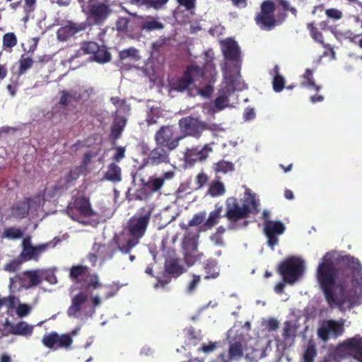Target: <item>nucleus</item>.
I'll list each match as a JSON object with an SVG mask.
<instances>
[{
	"mask_svg": "<svg viewBox=\"0 0 362 362\" xmlns=\"http://www.w3.org/2000/svg\"><path fill=\"white\" fill-rule=\"evenodd\" d=\"M316 276L329 306L341 308L351 286L362 284V265L349 255L339 257L334 264L326 253L318 264Z\"/></svg>",
	"mask_w": 362,
	"mask_h": 362,
	"instance_id": "1",
	"label": "nucleus"
},
{
	"mask_svg": "<svg viewBox=\"0 0 362 362\" xmlns=\"http://www.w3.org/2000/svg\"><path fill=\"white\" fill-rule=\"evenodd\" d=\"M152 209L141 208L140 211L132 216L127 224V231L130 236L127 241L122 242L118 237L114 241L118 250L128 254L133 247L139 244V240L145 235L151 218Z\"/></svg>",
	"mask_w": 362,
	"mask_h": 362,
	"instance_id": "2",
	"label": "nucleus"
},
{
	"mask_svg": "<svg viewBox=\"0 0 362 362\" xmlns=\"http://www.w3.org/2000/svg\"><path fill=\"white\" fill-rule=\"evenodd\" d=\"M259 201L255 198V194H250L247 199H245L242 205H240L235 197H231L226 201V218L230 223H235L238 221L247 218L250 214L256 215L259 212Z\"/></svg>",
	"mask_w": 362,
	"mask_h": 362,
	"instance_id": "3",
	"label": "nucleus"
},
{
	"mask_svg": "<svg viewBox=\"0 0 362 362\" xmlns=\"http://www.w3.org/2000/svg\"><path fill=\"white\" fill-rule=\"evenodd\" d=\"M70 279L76 284H81L85 289H97L104 287L106 289L105 298L108 299L115 296L112 286H103L99 281V276L95 273H91L90 268L86 265H74L70 269Z\"/></svg>",
	"mask_w": 362,
	"mask_h": 362,
	"instance_id": "4",
	"label": "nucleus"
},
{
	"mask_svg": "<svg viewBox=\"0 0 362 362\" xmlns=\"http://www.w3.org/2000/svg\"><path fill=\"white\" fill-rule=\"evenodd\" d=\"M83 13L90 25L101 26L112 16L113 9L110 0H88L87 6H83Z\"/></svg>",
	"mask_w": 362,
	"mask_h": 362,
	"instance_id": "5",
	"label": "nucleus"
},
{
	"mask_svg": "<svg viewBox=\"0 0 362 362\" xmlns=\"http://www.w3.org/2000/svg\"><path fill=\"white\" fill-rule=\"evenodd\" d=\"M275 3L272 0H265L260 4V11L255 14L256 25L262 30L269 31L276 25H281L286 20L287 14L284 12L276 18L274 11Z\"/></svg>",
	"mask_w": 362,
	"mask_h": 362,
	"instance_id": "6",
	"label": "nucleus"
},
{
	"mask_svg": "<svg viewBox=\"0 0 362 362\" xmlns=\"http://www.w3.org/2000/svg\"><path fill=\"white\" fill-rule=\"evenodd\" d=\"M182 228L186 230L181 245L183 259L188 267H192L204 257V254L198 250L199 235L197 232L190 231L186 226H182Z\"/></svg>",
	"mask_w": 362,
	"mask_h": 362,
	"instance_id": "7",
	"label": "nucleus"
},
{
	"mask_svg": "<svg viewBox=\"0 0 362 362\" xmlns=\"http://www.w3.org/2000/svg\"><path fill=\"white\" fill-rule=\"evenodd\" d=\"M175 177L173 171H167L160 176H150L147 181L141 180V187L136 190V199L146 201L149 199L154 193L159 192L163 188L165 180H170Z\"/></svg>",
	"mask_w": 362,
	"mask_h": 362,
	"instance_id": "8",
	"label": "nucleus"
},
{
	"mask_svg": "<svg viewBox=\"0 0 362 362\" xmlns=\"http://www.w3.org/2000/svg\"><path fill=\"white\" fill-rule=\"evenodd\" d=\"M304 270V262L296 257L286 258L279 263L277 269L284 281L288 284L296 283L303 276Z\"/></svg>",
	"mask_w": 362,
	"mask_h": 362,
	"instance_id": "9",
	"label": "nucleus"
},
{
	"mask_svg": "<svg viewBox=\"0 0 362 362\" xmlns=\"http://www.w3.org/2000/svg\"><path fill=\"white\" fill-rule=\"evenodd\" d=\"M66 214L74 221L81 222L80 217H91L95 215L90 199L83 194L74 196L66 209Z\"/></svg>",
	"mask_w": 362,
	"mask_h": 362,
	"instance_id": "10",
	"label": "nucleus"
},
{
	"mask_svg": "<svg viewBox=\"0 0 362 362\" xmlns=\"http://www.w3.org/2000/svg\"><path fill=\"white\" fill-rule=\"evenodd\" d=\"M184 136L177 134L173 125H163L155 133L154 141L157 146H162L170 151L175 150Z\"/></svg>",
	"mask_w": 362,
	"mask_h": 362,
	"instance_id": "11",
	"label": "nucleus"
},
{
	"mask_svg": "<svg viewBox=\"0 0 362 362\" xmlns=\"http://www.w3.org/2000/svg\"><path fill=\"white\" fill-rule=\"evenodd\" d=\"M221 45L225 59L233 63L232 68L227 64L223 69V71L227 68L232 71L233 74H235L237 76L240 77L241 69L240 49L237 42L228 38L223 41Z\"/></svg>",
	"mask_w": 362,
	"mask_h": 362,
	"instance_id": "12",
	"label": "nucleus"
},
{
	"mask_svg": "<svg viewBox=\"0 0 362 362\" xmlns=\"http://www.w3.org/2000/svg\"><path fill=\"white\" fill-rule=\"evenodd\" d=\"M223 76L226 84L219 88L218 96L214 100V105L218 110L228 107L229 97L235 91V83L239 78L235 74H233L232 71L227 68L223 71Z\"/></svg>",
	"mask_w": 362,
	"mask_h": 362,
	"instance_id": "13",
	"label": "nucleus"
},
{
	"mask_svg": "<svg viewBox=\"0 0 362 362\" xmlns=\"http://www.w3.org/2000/svg\"><path fill=\"white\" fill-rule=\"evenodd\" d=\"M344 332V322L343 320H324L317 329V336L322 341L327 342L330 339H337Z\"/></svg>",
	"mask_w": 362,
	"mask_h": 362,
	"instance_id": "14",
	"label": "nucleus"
},
{
	"mask_svg": "<svg viewBox=\"0 0 362 362\" xmlns=\"http://www.w3.org/2000/svg\"><path fill=\"white\" fill-rule=\"evenodd\" d=\"M42 281V279L37 270H28L10 278L9 287L15 289L18 284L20 288L29 289L39 286Z\"/></svg>",
	"mask_w": 362,
	"mask_h": 362,
	"instance_id": "15",
	"label": "nucleus"
},
{
	"mask_svg": "<svg viewBox=\"0 0 362 362\" xmlns=\"http://www.w3.org/2000/svg\"><path fill=\"white\" fill-rule=\"evenodd\" d=\"M181 136H189L199 139L203 133V121L198 117L187 116L182 117L178 122Z\"/></svg>",
	"mask_w": 362,
	"mask_h": 362,
	"instance_id": "16",
	"label": "nucleus"
},
{
	"mask_svg": "<svg viewBox=\"0 0 362 362\" xmlns=\"http://www.w3.org/2000/svg\"><path fill=\"white\" fill-rule=\"evenodd\" d=\"M214 144H206L202 148L198 146L187 148L184 153L185 163L192 166L197 162L206 160L209 153L213 151L211 145Z\"/></svg>",
	"mask_w": 362,
	"mask_h": 362,
	"instance_id": "17",
	"label": "nucleus"
},
{
	"mask_svg": "<svg viewBox=\"0 0 362 362\" xmlns=\"http://www.w3.org/2000/svg\"><path fill=\"white\" fill-rule=\"evenodd\" d=\"M285 230V225L281 221H267L264 223L263 231L267 238V245L272 249L278 245V236L282 235Z\"/></svg>",
	"mask_w": 362,
	"mask_h": 362,
	"instance_id": "18",
	"label": "nucleus"
},
{
	"mask_svg": "<svg viewBox=\"0 0 362 362\" xmlns=\"http://www.w3.org/2000/svg\"><path fill=\"white\" fill-rule=\"evenodd\" d=\"M4 330L2 335L8 336L9 334L30 337L33 332V326L29 325L25 321H20L16 324L12 323L8 319H6L3 323Z\"/></svg>",
	"mask_w": 362,
	"mask_h": 362,
	"instance_id": "19",
	"label": "nucleus"
},
{
	"mask_svg": "<svg viewBox=\"0 0 362 362\" xmlns=\"http://www.w3.org/2000/svg\"><path fill=\"white\" fill-rule=\"evenodd\" d=\"M341 347L348 354H351L358 362H362V337H354L346 339Z\"/></svg>",
	"mask_w": 362,
	"mask_h": 362,
	"instance_id": "20",
	"label": "nucleus"
},
{
	"mask_svg": "<svg viewBox=\"0 0 362 362\" xmlns=\"http://www.w3.org/2000/svg\"><path fill=\"white\" fill-rule=\"evenodd\" d=\"M170 151L165 148L157 146L150 151L147 158V163L151 165H158L162 163H169Z\"/></svg>",
	"mask_w": 362,
	"mask_h": 362,
	"instance_id": "21",
	"label": "nucleus"
},
{
	"mask_svg": "<svg viewBox=\"0 0 362 362\" xmlns=\"http://www.w3.org/2000/svg\"><path fill=\"white\" fill-rule=\"evenodd\" d=\"M87 27L86 22L80 23L68 21L66 25L62 26L57 31V37L62 41H66L76 33L85 30Z\"/></svg>",
	"mask_w": 362,
	"mask_h": 362,
	"instance_id": "22",
	"label": "nucleus"
},
{
	"mask_svg": "<svg viewBox=\"0 0 362 362\" xmlns=\"http://www.w3.org/2000/svg\"><path fill=\"white\" fill-rule=\"evenodd\" d=\"M50 247H54L52 242L32 246L25 251H21L19 257L24 262L31 259L37 261L40 255L45 253Z\"/></svg>",
	"mask_w": 362,
	"mask_h": 362,
	"instance_id": "23",
	"label": "nucleus"
},
{
	"mask_svg": "<svg viewBox=\"0 0 362 362\" xmlns=\"http://www.w3.org/2000/svg\"><path fill=\"white\" fill-rule=\"evenodd\" d=\"M31 198L25 197L22 201L17 202L11 207V216L16 219L25 218L30 209Z\"/></svg>",
	"mask_w": 362,
	"mask_h": 362,
	"instance_id": "24",
	"label": "nucleus"
},
{
	"mask_svg": "<svg viewBox=\"0 0 362 362\" xmlns=\"http://www.w3.org/2000/svg\"><path fill=\"white\" fill-rule=\"evenodd\" d=\"M88 298V294L83 291L75 295L72 298L71 304L67 310V315L69 317H76L82 305L87 301Z\"/></svg>",
	"mask_w": 362,
	"mask_h": 362,
	"instance_id": "25",
	"label": "nucleus"
},
{
	"mask_svg": "<svg viewBox=\"0 0 362 362\" xmlns=\"http://www.w3.org/2000/svg\"><path fill=\"white\" fill-rule=\"evenodd\" d=\"M228 355L230 360H240L244 355V340L235 339L229 344Z\"/></svg>",
	"mask_w": 362,
	"mask_h": 362,
	"instance_id": "26",
	"label": "nucleus"
},
{
	"mask_svg": "<svg viewBox=\"0 0 362 362\" xmlns=\"http://www.w3.org/2000/svg\"><path fill=\"white\" fill-rule=\"evenodd\" d=\"M185 272V267L180 264L177 259H170L165 263V272L175 278L178 277Z\"/></svg>",
	"mask_w": 362,
	"mask_h": 362,
	"instance_id": "27",
	"label": "nucleus"
},
{
	"mask_svg": "<svg viewBox=\"0 0 362 362\" xmlns=\"http://www.w3.org/2000/svg\"><path fill=\"white\" fill-rule=\"evenodd\" d=\"M222 206H216V209L211 211L208 218L204 223V224L200 227L201 231H205L208 229L212 228L216 224H217L219 221V219L221 217L222 212Z\"/></svg>",
	"mask_w": 362,
	"mask_h": 362,
	"instance_id": "28",
	"label": "nucleus"
},
{
	"mask_svg": "<svg viewBox=\"0 0 362 362\" xmlns=\"http://www.w3.org/2000/svg\"><path fill=\"white\" fill-rule=\"evenodd\" d=\"M127 120L122 117H117L111 126L110 138L116 141L120 138L126 126Z\"/></svg>",
	"mask_w": 362,
	"mask_h": 362,
	"instance_id": "29",
	"label": "nucleus"
},
{
	"mask_svg": "<svg viewBox=\"0 0 362 362\" xmlns=\"http://www.w3.org/2000/svg\"><path fill=\"white\" fill-rule=\"evenodd\" d=\"M105 178L114 183L119 182L122 180L121 168L115 163H110L105 173Z\"/></svg>",
	"mask_w": 362,
	"mask_h": 362,
	"instance_id": "30",
	"label": "nucleus"
},
{
	"mask_svg": "<svg viewBox=\"0 0 362 362\" xmlns=\"http://www.w3.org/2000/svg\"><path fill=\"white\" fill-rule=\"evenodd\" d=\"M204 269L206 273L205 279H216L219 276V269L217 267V261L209 259L204 262Z\"/></svg>",
	"mask_w": 362,
	"mask_h": 362,
	"instance_id": "31",
	"label": "nucleus"
},
{
	"mask_svg": "<svg viewBox=\"0 0 362 362\" xmlns=\"http://www.w3.org/2000/svg\"><path fill=\"white\" fill-rule=\"evenodd\" d=\"M300 86L309 89H314L317 92H318L321 88L320 86L315 84L313 72L310 69H306L303 74Z\"/></svg>",
	"mask_w": 362,
	"mask_h": 362,
	"instance_id": "32",
	"label": "nucleus"
},
{
	"mask_svg": "<svg viewBox=\"0 0 362 362\" xmlns=\"http://www.w3.org/2000/svg\"><path fill=\"white\" fill-rule=\"evenodd\" d=\"M192 82V76L189 75L185 71L183 76L174 83L173 87L176 90L184 91L188 88Z\"/></svg>",
	"mask_w": 362,
	"mask_h": 362,
	"instance_id": "33",
	"label": "nucleus"
},
{
	"mask_svg": "<svg viewBox=\"0 0 362 362\" xmlns=\"http://www.w3.org/2000/svg\"><path fill=\"white\" fill-rule=\"evenodd\" d=\"M71 187H72L71 185L67 181V180L64 176H62L56 182L54 185L52 187V194H62Z\"/></svg>",
	"mask_w": 362,
	"mask_h": 362,
	"instance_id": "34",
	"label": "nucleus"
},
{
	"mask_svg": "<svg viewBox=\"0 0 362 362\" xmlns=\"http://www.w3.org/2000/svg\"><path fill=\"white\" fill-rule=\"evenodd\" d=\"M33 64L34 61L32 57L25 56V54H22L19 59L18 75L25 74L28 70L33 66Z\"/></svg>",
	"mask_w": 362,
	"mask_h": 362,
	"instance_id": "35",
	"label": "nucleus"
},
{
	"mask_svg": "<svg viewBox=\"0 0 362 362\" xmlns=\"http://www.w3.org/2000/svg\"><path fill=\"white\" fill-rule=\"evenodd\" d=\"M18 43V39L14 33H6L3 36V48L4 50H11Z\"/></svg>",
	"mask_w": 362,
	"mask_h": 362,
	"instance_id": "36",
	"label": "nucleus"
},
{
	"mask_svg": "<svg viewBox=\"0 0 362 362\" xmlns=\"http://www.w3.org/2000/svg\"><path fill=\"white\" fill-rule=\"evenodd\" d=\"M316 356V345L313 341H309L303 354V361L314 362V358Z\"/></svg>",
	"mask_w": 362,
	"mask_h": 362,
	"instance_id": "37",
	"label": "nucleus"
},
{
	"mask_svg": "<svg viewBox=\"0 0 362 362\" xmlns=\"http://www.w3.org/2000/svg\"><path fill=\"white\" fill-rule=\"evenodd\" d=\"M23 232L19 228L9 227L4 229L2 233L3 238H7L8 240H16L22 238Z\"/></svg>",
	"mask_w": 362,
	"mask_h": 362,
	"instance_id": "38",
	"label": "nucleus"
},
{
	"mask_svg": "<svg viewBox=\"0 0 362 362\" xmlns=\"http://www.w3.org/2000/svg\"><path fill=\"white\" fill-rule=\"evenodd\" d=\"M105 245L100 243H95L93 247V250L95 251L97 254L90 253L88 254L87 258L88 260L90 262L92 266H95L98 260V255H100L104 260L107 259L106 255H101L100 251L103 249H105Z\"/></svg>",
	"mask_w": 362,
	"mask_h": 362,
	"instance_id": "39",
	"label": "nucleus"
},
{
	"mask_svg": "<svg viewBox=\"0 0 362 362\" xmlns=\"http://www.w3.org/2000/svg\"><path fill=\"white\" fill-rule=\"evenodd\" d=\"M225 192L223 184L219 181L213 182L208 189V193L214 197L221 196Z\"/></svg>",
	"mask_w": 362,
	"mask_h": 362,
	"instance_id": "40",
	"label": "nucleus"
},
{
	"mask_svg": "<svg viewBox=\"0 0 362 362\" xmlns=\"http://www.w3.org/2000/svg\"><path fill=\"white\" fill-rule=\"evenodd\" d=\"M274 71L276 72V75L273 78L272 86L275 92L279 93L284 89L285 86V80L284 78L279 74L278 66H275Z\"/></svg>",
	"mask_w": 362,
	"mask_h": 362,
	"instance_id": "41",
	"label": "nucleus"
},
{
	"mask_svg": "<svg viewBox=\"0 0 362 362\" xmlns=\"http://www.w3.org/2000/svg\"><path fill=\"white\" fill-rule=\"evenodd\" d=\"M82 171L83 168L81 166H75L70 169V170L64 177L71 185V186H74L75 181L79 178Z\"/></svg>",
	"mask_w": 362,
	"mask_h": 362,
	"instance_id": "42",
	"label": "nucleus"
},
{
	"mask_svg": "<svg viewBox=\"0 0 362 362\" xmlns=\"http://www.w3.org/2000/svg\"><path fill=\"white\" fill-rule=\"evenodd\" d=\"M141 27L142 30L151 31L162 30L164 28V25L162 23L156 19H151L142 22Z\"/></svg>",
	"mask_w": 362,
	"mask_h": 362,
	"instance_id": "43",
	"label": "nucleus"
},
{
	"mask_svg": "<svg viewBox=\"0 0 362 362\" xmlns=\"http://www.w3.org/2000/svg\"><path fill=\"white\" fill-rule=\"evenodd\" d=\"M94 59L99 63H106L110 61L111 54L106 49L100 48L98 46L94 54Z\"/></svg>",
	"mask_w": 362,
	"mask_h": 362,
	"instance_id": "44",
	"label": "nucleus"
},
{
	"mask_svg": "<svg viewBox=\"0 0 362 362\" xmlns=\"http://www.w3.org/2000/svg\"><path fill=\"white\" fill-rule=\"evenodd\" d=\"M215 170L216 173H227L234 170V165L231 162L221 160L216 163Z\"/></svg>",
	"mask_w": 362,
	"mask_h": 362,
	"instance_id": "45",
	"label": "nucleus"
},
{
	"mask_svg": "<svg viewBox=\"0 0 362 362\" xmlns=\"http://www.w3.org/2000/svg\"><path fill=\"white\" fill-rule=\"evenodd\" d=\"M42 341L46 347L56 349L57 342V333L53 332L49 334L45 335Z\"/></svg>",
	"mask_w": 362,
	"mask_h": 362,
	"instance_id": "46",
	"label": "nucleus"
},
{
	"mask_svg": "<svg viewBox=\"0 0 362 362\" xmlns=\"http://www.w3.org/2000/svg\"><path fill=\"white\" fill-rule=\"evenodd\" d=\"M296 329L289 321L284 323L282 336L284 340H288L296 337Z\"/></svg>",
	"mask_w": 362,
	"mask_h": 362,
	"instance_id": "47",
	"label": "nucleus"
},
{
	"mask_svg": "<svg viewBox=\"0 0 362 362\" xmlns=\"http://www.w3.org/2000/svg\"><path fill=\"white\" fill-rule=\"evenodd\" d=\"M307 28L309 30L310 35L315 41L322 45L324 44L323 35L322 33L320 32L318 29L315 26L313 23H308Z\"/></svg>",
	"mask_w": 362,
	"mask_h": 362,
	"instance_id": "48",
	"label": "nucleus"
},
{
	"mask_svg": "<svg viewBox=\"0 0 362 362\" xmlns=\"http://www.w3.org/2000/svg\"><path fill=\"white\" fill-rule=\"evenodd\" d=\"M98 45L92 41L89 42H83L81 44V47L80 48V52L81 53H85V54H95V52L98 49Z\"/></svg>",
	"mask_w": 362,
	"mask_h": 362,
	"instance_id": "49",
	"label": "nucleus"
},
{
	"mask_svg": "<svg viewBox=\"0 0 362 362\" xmlns=\"http://www.w3.org/2000/svg\"><path fill=\"white\" fill-rule=\"evenodd\" d=\"M186 71L189 75L192 76V79L194 78H197V79L202 78L204 74L203 68L194 64L187 66Z\"/></svg>",
	"mask_w": 362,
	"mask_h": 362,
	"instance_id": "50",
	"label": "nucleus"
},
{
	"mask_svg": "<svg viewBox=\"0 0 362 362\" xmlns=\"http://www.w3.org/2000/svg\"><path fill=\"white\" fill-rule=\"evenodd\" d=\"M73 342L72 338L69 334L59 335L57 334V342L56 349L59 348H67L71 345Z\"/></svg>",
	"mask_w": 362,
	"mask_h": 362,
	"instance_id": "51",
	"label": "nucleus"
},
{
	"mask_svg": "<svg viewBox=\"0 0 362 362\" xmlns=\"http://www.w3.org/2000/svg\"><path fill=\"white\" fill-rule=\"evenodd\" d=\"M205 130H209L213 134H215L223 132L224 129L222 127L221 124H217L215 122H206L203 121V132Z\"/></svg>",
	"mask_w": 362,
	"mask_h": 362,
	"instance_id": "52",
	"label": "nucleus"
},
{
	"mask_svg": "<svg viewBox=\"0 0 362 362\" xmlns=\"http://www.w3.org/2000/svg\"><path fill=\"white\" fill-rule=\"evenodd\" d=\"M206 216L205 211H202L194 214L192 218L189 221L188 226H198L201 225Z\"/></svg>",
	"mask_w": 362,
	"mask_h": 362,
	"instance_id": "53",
	"label": "nucleus"
},
{
	"mask_svg": "<svg viewBox=\"0 0 362 362\" xmlns=\"http://www.w3.org/2000/svg\"><path fill=\"white\" fill-rule=\"evenodd\" d=\"M138 51L134 47L123 49L119 52V57L121 60L126 59L127 58H136L137 56Z\"/></svg>",
	"mask_w": 362,
	"mask_h": 362,
	"instance_id": "54",
	"label": "nucleus"
},
{
	"mask_svg": "<svg viewBox=\"0 0 362 362\" xmlns=\"http://www.w3.org/2000/svg\"><path fill=\"white\" fill-rule=\"evenodd\" d=\"M218 346V343L209 341L208 344H202L199 348L198 351L205 354H209L214 351Z\"/></svg>",
	"mask_w": 362,
	"mask_h": 362,
	"instance_id": "55",
	"label": "nucleus"
},
{
	"mask_svg": "<svg viewBox=\"0 0 362 362\" xmlns=\"http://www.w3.org/2000/svg\"><path fill=\"white\" fill-rule=\"evenodd\" d=\"M129 23V20L126 17H120L116 21L115 25L116 28L119 32H127L128 29V25Z\"/></svg>",
	"mask_w": 362,
	"mask_h": 362,
	"instance_id": "56",
	"label": "nucleus"
},
{
	"mask_svg": "<svg viewBox=\"0 0 362 362\" xmlns=\"http://www.w3.org/2000/svg\"><path fill=\"white\" fill-rule=\"evenodd\" d=\"M192 279L189 282L187 286V291L189 293L196 290L197 286L201 281V276L199 275L192 274Z\"/></svg>",
	"mask_w": 362,
	"mask_h": 362,
	"instance_id": "57",
	"label": "nucleus"
},
{
	"mask_svg": "<svg viewBox=\"0 0 362 362\" xmlns=\"http://www.w3.org/2000/svg\"><path fill=\"white\" fill-rule=\"evenodd\" d=\"M31 310L30 307L28 304L18 303V306L16 308V314L20 317L27 316Z\"/></svg>",
	"mask_w": 362,
	"mask_h": 362,
	"instance_id": "58",
	"label": "nucleus"
},
{
	"mask_svg": "<svg viewBox=\"0 0 362 362\" xmlns=\"http://www.w3.org/2000/svg\"><path fill=\"white\" fill-rule=\"evenodd\" d=\"M21 264L20 260L13 259L4 265V269L8 272H15L19 269Z\"/></svg>",
	"mask_w": 362,
	"mask_h": 362,
	"instance_id": "59",
	"label": "nucleus"
},
{
	"mask_svg": "<svg viewBox=\"0 0 362 362\" xmlns=\"http://www.w3.org/2000/svg\"><path fill=\"white\" fill-rule=\"evenodd\" d=\"M325 13L328 18L339 20L342 18V13L336 8H328L325 11Z\"/></svg>",
	"mask_w": 362,
	"mask_h": 362,
	"instance_id": "60",
	"label": "nucleus"
},
{
	"mask_svg": "<svg viewBox=\"0 0 362 362\" xmlns=\"http://www.w3.org/2000/svg\"><path fill=\"white\" fill-rule=\"evenodd\" d=\"M168 1V0H146V5L158 9L163 7Z\"/></svg>",
	"mask_w": 362,
	"mask_h": 362,
	"instance_id": "61",
	"label": "nucleus"
},
{
	"mask_svg": "<svg viewBox=\"0 0 362 362\" xmlns=\"http://www.w3.org/2000/svg\"><path fill=\"white\" fill-rule=\"evenodd\" d=\"M125 156V148L119 146L117 148L116 153L113 156V160L116 162H119Z\"/></svg>",
	"mask_w": 362,
	"mask_h": 362,
	"instance_id": "62",
	"label": "nucleus"
},
{
	"mask_svg": "<svg viewBox=\"0 0 362 362\" xmlns=\"http://www.w3.org/2000/svg\"><path fill=\"white\" fill-rule=\"evenodd\" d=\"M170 280H171V279L170 277H167V276H164L163 278L158 277L157 279V282L154 285V287L156 288H164L165 286H167L170 283Z\"/></svg>",
	"mask_w": 362,
	"mask_h": 362,
	"instance_id": "63",
	"label": "nucleus"
},
{
	"mask_svg": "<svg viewBox=\"0 0 362 362\" xmlns=\"http://www.w3.org/2000/svg\"><path fill=\"white\" fill-rule=\"evenodd\" d=\"M208 181V177L204 173H200L197 175V185L200 188L203 187Z\"/></svg>",
	"mask_w": 362,
	"mask_h": 362,
	"instance_id": "64",
	"label": "nucleus"
}]
</instances>
